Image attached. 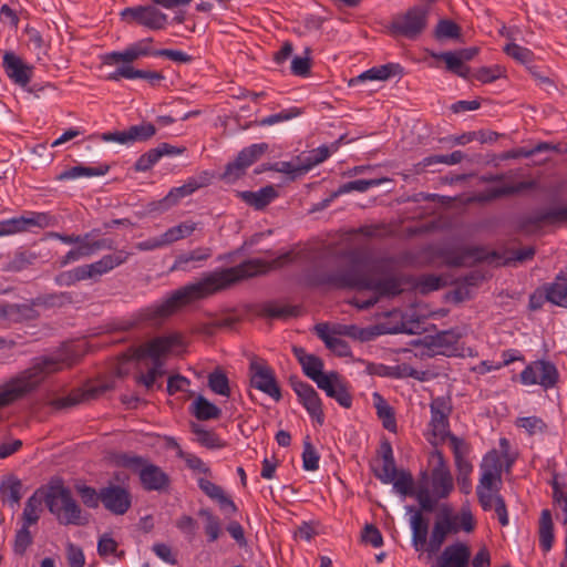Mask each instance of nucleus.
<instances>
[{
    "instance_id": "10",
    "label": "nucleus",
    "mask_w": 567,
    "mask_h": 567,
    "mask_svg": "<svg viewBox=\"0 0 567 567\" xmlns=\"http://www.w3.org/2000/svg\"><path fill=\"white\" fill-rule=\"evenodd\" d=\"M567 223V205L540 209L532 215L520 216L516 221V231L534 234L544 225H561Z\"/></svg>"
},
{
    "instance_id": "39",
    "label": "nucleus",
    "mask_w": 567,
    "mask_h": 567,
    "mask_svg": "<svg viewBox=\"0 0 567 567\" xmlns=\"http://www.w3.org/2000/svg\"><path fill=\"white\" fill-rule=\"evenodd\" d=\"M47 491L38 488L25 502L24 509L22 513V519L24 525H34L40 518L42 512V503L44 502V495Z\"/></svg>"
},
{
    "instance_id": "41",
    "label": "nucleus",
    "mask_w": 567,
    "mask_h": 567,
    "mask_svg": "<svg viewBox=\"0 0 567 567\" xmlns=\"http://www.w3.org/2000/svg\"><path fill=\"white\" fill-rule=\"evenodd\" d=\"M431 56L435 60H442L445 62L446 70L468 80L471 78V69L465 65L455 51H446V52H432Z\"/></svg>"
},
{
    "instance_id": "47",
    "label": "nucleus",
    "mask_w": 567,
    "mask_h": 567,
    "mask_svg": "<svg viewBox=\"0 0 567 567\" xmlns=\"http://www.w3.org/2000/svg\"><path fill=\"white\" fill-rule=\"evenodd\" d=\"M374 408L377 409V414L379 419L382 420V425L390 432H396V420L395 413L392 406H390L383 396L375 392L373 393Z\"/></svg>"
},
{
    "instance_id": "57",
    "label": "nucleus",
    "mask_w": 567,
    "mask_h": 567,
    "mask_svg": "<svg viewBox=\"0 0 567 567\" xmlns=\"http://www.w3.org/2000/svg\"><path fill=\"white\" fill-rule=\"evenodd\" d=\"M373 330L375 338L383 334L405 333L411 336L416 333L415 330L404 321H400L395 324L391 322H380L373 326Z\"/></svg>"
},
{
    "instance_id": "4",
    "label": "nucleus",
    "mask_w": 567,
    "mask_h": 567,
    "mask_svg": "<svg viewBox=\"0 0 567 567\" xmlns=\"http://www.w3.org/2000/svg\"><path fill=\"white\" fill-rule=\"evenodd\" d=\"M44 503L61 525L85 526L89 524L90 514L81 508L71 489L63 483L49 486L44 495Z\"/></svg>"
},
{
    "instance_id": "34",
    "label": "nucleus",
    "mask_w": 567,
    "mask_h": 567,
    "mask_svg": "<svg viewBox=\"0 0 567 567\" xmlns=\"http://www.w3.org/2000/svg\"><path fill=\"white\" fill-rule=\"evenodd\" d=\"M212 175L208 172H203L198 178H189L184 185L174 187L167 194L172 205H176L182 198L192 195L197 189L209 185Z\"/></svg>"
},
{
    "instance_id": "55",
    "label": "nucleus",
    "mask_w": 567,
    "mask_h": 567,
    "mask_svg": "<svg viewBox=\"0 0 567 567\" xmlns=\"http://www.w3.org/2000/svg\"><path fill=\"white\" fill-rule=\"evenodd\" d=\"M38 258V255L30 250L18 251L13 258L4 266L6 271L18 272L30 265H32Z\"/></svg>"
},
{
    "instance_id": "27",
    "label": "nucleus",
    "mask_w": 567,
    "mask_h": 567,
    "mask_svg": "<svg viewBox=\"0 0 567 567\" xmlns=\"http://www.w3.org/2000/svg\"><path fill=\"white\" fill-rule=\"evenodd\" d=\"M122 78L128 80L143 79L146 80L153 87L158 86L159 83L165 79L162 72L138 70L132 65L126 64L118 65L114 72L107 75V80L110 81H120Z\"/></svg>"
},
{
    "instance_id": "15",
    "label": "nucleus",
    "mask_w": 567,
    "mask_h": 567,
    "mask_svg": "<svg viewBox=\"0 0 567 567\" xmlns=\"http://www.w3.org/2000/svg\"><path fill=\"white\" fill-rule=\"evenodd\" d=\"M102 505L113 515L122 516L132 507V494L127 487L109 482L101 487Z\"/></svg>"
},
{
    "instance_id": "42",
    "label": "nucleus",
    "mask_w": 567,
    "mask_h": 567,
    "mask_svg": "<svg viewBox=\"0 0 567 567\" xmlns=\"http://www.w3.org/2000/svg\"><path fill=\"white\" fill-rule=\"evenodd\" d=\"M22 482L16 475L6 476L0 483V495L3 502L10 503L13 507L22 498Z\"/></svg>"
},
{
    "instance_id": "60",
    "label": "nucleus",
    "mask_w": 567,
    "mask_h": 567,
    "mask_svg": "<svg viewBox=\"0 0 567 567\" xmlns=\"http://www.w3.org/2000/svg\"><path fill=\"white\" fill-rule=\"evenodd\" d=\"M406 285L412 287H419L420 292L422 295H426L431 291H436L445 286L442 278L433 274L422 276L417 282H415V279L413 278V282L405 284L404 286Z\"/></svg>"
},
{
    "instance_id": "12",
    "label": "nucleus",
    "mask_w": 567,
    "mask_h": 567,
    "mask_svg": "<svg viewBox=\"0 0 567 567\" xmlns=\"http://www.w3.org/2000/svg\"><path fill=\"white\" fill-rule=\"evenodd\" d=\"M519 378L523 384H539L544 389H550L557 384L559 373L553 362L546 360H537L529 363L520 372Z\"/></svg>"
},
{
    "instance_id": "52",
    "label": "nucleus",
    "mask_w": 567,
    "mask_h": 567,
    "mask_svg": "<svg viewBox=\"0 0 567 567\" xmlns=\"http://www.w3.org/2000/svg\"><path fill=\"white\" fill-rule=\"evenodd\" d=\"M460 334L454 330H443L434 336H426L424 344L429 348H449L457 343Z\"/></svg>"
},
{
    "instance_id": "16",
    "label": "nucleus",
    "mask_w": 567,
    "mask_h": 567,
    "mask_svg": "<svg viewBox=\"0 0 567 567\" xmlns=\"http://www.w3.org/2000/svg\"><path fill=\"white\" fill-rule=\"evenodd\" d=\"M153 38H145L135 43L130 44L124 51H112L102 56V61L106 65L122 64L131 65L134 61L142 56H156V50L151 47Z\"/></svg>"
},
{
    "instance_id": "46",
    "label": "nucleus",
    "mask_w": 567,
    "mask_h": 567,
    "mask_svg": "<svg viewBox=\"0 0 567 567\" xmlns=\"http://www.w3.org/2000/svg\"><path fill=\"white\" fill-rule=\"evenodd\" d=\"M190 431L192 433L197 435V442L209 450H218L226 446V442H224L217 433L213 430H206L203 425L190 422Z\"/></svg>"
},
{
    "instance_id": "36",
    "label": "nucleus",
    "mask_w": 567,
    "mask_h": 567,
    "mask_svg": "<svg viewBox=\"0 0 567 567\" xmlns=\"http://www.w3.org/2000/svg\"><path fill=\"white\" fill-rule=\"evenodd\" d=\"M34 307L33 299L30 303L1 305V318H9L14 321L34 320L39 317Z\"/></svg>"
},
{
    "instance_id": "33",
    "label": "nucleus",
    "mask_w": 567,
    "mask_h": 567,
    "mask_svg": "<svg viewBox=\"0 0 567 567\" xmlns=\"http://www.w3.org/2000/svg\"><path fill=\"white\" fill-rule=\"evenodd\" d=\"M449 441L454 455L455 466L458 475H470L473 471V466L466 455L470 453V445L461 437L449 434Z\"/></svg>"
},
{
    "instance_id": "20",
    "label": "nucleus",
    "mask_w": 567,
    "mask_h": 567,
    "mask_svg": "<svg viewBox=\"0 0 567 567\" xmlns=\"http://www.w3.org/2000/svg\"><path fill=\"white\" fill-rule=\"evenodd\" d=\"M113 389L112 384H101L92 386L85 391L81 389L72 390L68 395L55 398L49 401L48 405L54 410H68L85 401L96 399L101 394Z\"/></svg>"
},
{
    "instance_id": "22",
    "label": "nucleus",
    "mask_w": 567,
    "mask_h": 567,
    "mask_svg": "<svg viewBox=\"0 0 567 567\" xmlns=\"http://www.w3.org/2000/svg\"><path fill=\"white\" fill-rule=\"evenodd\" d=\"M318 388L326 392L329 398L334 399L342 408L350 409L352 406V394L349 392L347 382L337 371H330Z\"/></svg>"
},
{
    "instance_id": "35",
    "label": "nucleus",
    "mask_w": 567,
    "mask_h": 567,
    "mask_svg": "<svg viewBox=\"0 0 567 567\" xmlns=\"http://www.w3.org/2000/svg\"><path fill=\"white\" fill-rule=\"evenodd\" d=\"M465 157V154L462 151H454L449 155L443 154H434L424 157L422 161L417 162L413 166V172L415 174H423L430 169V167L436 164H445V165H455L461 163Z\"/></svg>"
},
{
    "instance_id": "11",
    "label": "nucleus",
    "mask_w": 567,
    "mask_h": 567,
    "mask_svg": "<svg viewBox=\"0 0 567 567\" xmlns=\"http://www.w3.org/2000/svg\"><path fill=\"white\" fill-rule=\"evenodd\" d=\"M249 378L252 388L264 392L277 402L281 400V389L277 382L275 371L265 361L256 358L250 361Z\"/></svg>"
},
{
    "instance_id": "28",
    "label": "nucleus",
    "mask_w": 567,
    "mask_h": 567,
    "mask_svg": "<svg viewBox=\"0 0 567 567\" xmlns=\"http://www.w3.org/2000/svg\"><path fill=\"white\" fill-rule=\"evenodd\" d=\"M404 73V69L400 63H386L379 66H373L360 75L352 78L349 81L350 86H354L359 83H362L367 80L373 81H385L393 76H402Z\"/></svg>"
},
{
    "instance_id": "50",
    "label": "nucleus",
    "mask_w": 567,
    "mask_h": 567,
    "mask_svg": "<svg viewBox=\"0 0 567 567\" xmlns=\"http://www.w3.org/2000/svg\"><path fill=\"white\" fill-rule=\"evenodd\" d=\"M384 182H389L388 178H369V179H355L348 183H344L339 186L337 190L333 192V196H340L350 192H360L364 193L368 189L379 186Z\"/></svg>"
},
{
    "instance_id": "24",
    "label": "nucleus",
    "mask_w": 567,
    "mask_h": 567,
    "mask_svg": "<svg viewBox=\"0 0 567 567\" xmlns=\"http://www.w3.org/2000/svg\"><path fill=\"white\" fill-rule=\"evenodd\" d=\"M367 372L370 375L388 377L393 379L413 378L419 381L426 380V372L417 371L406 363L389 367L382 363L370 362L367 365Z\"/></svg>"
},
{
    "instance_id": "26",
    "label": "nucleus",
    "mask_w": 567,
    "mask_h": 567,
    "mask_svg": "<svg viewBox=\"0 0 567 567\" xmlns=\"http://www.w3.org/2000/svg\"><path fill=\"white\" fill-rule=\"evenodd\" d=\"M405 509L408 514H412L410 517L412 545L416 551H423L429 536L430 522L421 512H416L414 505H408Z\"/></svg>"
},
{
    "instance_id": "29",
    "label": "nucleus",
    "mask_w": 567,
    "mask_h": 567,
    "mask_svg": "<svg viewBox=\"0 0 567 567\" xmlns=\"http://www.w3.org/2000/svg\"><path fill=\"white\" fill-rule=\"evenodd\" d=\"M535 181H523L515 185H504L501 187L487 188L477 195V200L481 203H489L502 197L519 194L524 190L536 188Z\"/></svg>"
},
{
    "instance_id": "64",
    "label": "nucleus",
    "mask_w": 567,
    "mask_h": 567,
    "mask_svg": "<svg viewBox=\"0 0 567 567\" xmlns=\"http://www.w3.org/2000/svg\"><path fill=\"white\" fill-rule=\"evenodd\" d=\"M320 456L307 436L303 441L302 466L306 471H316L319 467Z\"/></svg>"
},
{
    "instance_id": "45",
    "label": "nucleus",
    "mask_w": 567,
    "mask_h": 567,
    "mask_svg": "<svg viewBox=\"0 0 567 567\" xmlns=\"http://www.w3.org/2000/svg\"><path fill=\"white\" fill-rule=\"evenodd\" d=\"M331 154L330 147L327 145H321L315 150L308 152L306 156L298 157L299 164L297 165V169H299V174H305L309 172L316 165L324 162Z\"/></svg>"
},
{
    "instance_id": "48",
    "label": "nucleus",
    "mask_w": 567,
    "mask_h": 567,
    "mask_svg": "<svg viewBox=\"0 0 567 567\" xmlns=\"http://www.w3.org/2000/svg\"><path fill=\"white\" fill-rule=\"evenodd\" d=\"M306 360L301 364L302 372L306 377L311 379L316 384H320L322 380H324L327 377H329V372H323V360L316 355V354H309V357L305 358Z\"/></svg>"
},
{
    "instance_id": "21",
    "label": "nucleus",
    "mask_w": 567,
    "mask_h": 567,
    "mask_svg": "<svg viewBox=\"0 0 567 567\" xmlns=\"http://www.w3.org/2000/svg\"><path fill=\"white\" fill-rule=\"evenodd\" d=\"M431 410V421L430 426L432 427V432L434 435H439L442 439L447 437L449 434H452L449 431L450 421L449 417L452 413V405L450 398L437 396L432 400L430 404Z\"/></svg>"
},
{
    "instance_id": "40",
    "label": "nucleus",
    "mask_w": 567,
    "mask_h": 567,
    "mask_svg": "<svg viewBox=\"0 0 567 567\" xmlns=\"http://www.w3.org/2000/svg\"><path fill=\"white\" fill-rule=\"evenodd\" d=\"M213 255V249L210 247H197L190 251L183 252L178 255L175 259V262L172 269L188 271L193 267L189 266L193 261H205L210 258Z\"/></svg>"
},
{
    "instance_id": "38",
    "label": "nucleus",
    "mask_w": 567,
    "mask_h": 567,
    "mask_svg": "<svg viewBox=\"0 0 567 567\" xmlns=\"http://www.w3.org/2000/svg\"><path fill=\"white\" fill-rule=\"evenodd\" d=\"M538 536L539 546L547 553L553 548L555 535H554V522L551 512L547 508L543 509L538 523Z\"/></svg>"
},
{
    "instance_id": "53",
    "label": "nucleus",
    "mask_w": 567,
    "mask_h": 567,
    "mask_svg": "<svg viewBox=\"0 0 567 567\" xmlns=\"http://www.w3.org/2000/svg\"><path fill=\"white\" fill-rule=\"evenodd\" d=\"M208 388L221 396H230V385L226 373L220 369H215L208 374Z\"/></svg>"
},
{
    "instance_id": "61",
    "label": "nucleus",
    "mask_w": 567,
    "mask_h": 567,
    "mask_svg": "<svg viewBox=\"0 0 567 567\" xmlns=\"http://www.w3.org/2000/svg\"><path fill=\"white\" fill-rule=\"evenodd\" d=\"M195 229H196L195 223H192V221L181 223L179 225L174 226L164 233V241H166L169 245L174 241H177L179 239L190 236Z\"/></svg>"
},
{
    "instance_id": "25",
    "label": "nucleus",
    "mask_w": 567,
    "mask_h": 567,
    "mask_svg": "<svg viewBox=\"0 0 567 567\" xmlns=\"http://www.w3.org/2000/svg\"><path fill=\"white\" fill-rule=\"evenodd\" d=\"M470 547L462 542L446 546L437 557V567H468Z\"/></svg>"
},
{
    "instance_id": "9",
    "label": "nucleus",
    "mask_w": 567,
    "mask_h": 567,
    "mask_svg": "<svg viewBox=\"0 0 567 567\" xmlns=\"http://www.w3.org/2000/svg\"><path fill=\"white\" fill-rule=\"evenodd\" d=\"M436 256L451 268L473 266L488 258L497 257L496 251L488 252L483 246H460L441 248Z\"/></svg>"
},
{
    "instance_id": "30",
    "label": "nucleus",
    "mask_w": 567,
    "mask_h": 567,
    "mask_svg": "<svg viewBox=\"0 0 567 567\" xmlns=\"http://www.w3.org/2000/svg\"><path fill=\"white\" fill-rule=\"evenodd\" d=\"M379 453L383 460V466L381 470L372 468V471L378 480L383 484H389L395 478L398 468L395 465L392 445L386 439L381 442Z\"/></svg>"
},
{
    "instance_id": "54",
    "label": "nucleus",
    "mask_w": 567,
    "mask_h": 567,
    "mask_svg": "<svg viewBox=\"0 0 567 567\" xmlns=\"http://www.w3.org/2000/svg\"><path fill=\"white\" fill-rule=\"evenodd\" d=\"M434 38L436 40L453 39L461 40L462 28L450 19L439 20L434 29Z\"/></svg>"
},
{
    "instance_id": "51",
    "label": "nucleus",
    "mask_w": 567,
    "mask_h": 567,
    "mask_svg": "<svg viewBox=\"0 0 567 567\" xmlns=\"http://www.w3.org/2000/svg\"><path fill=\"white\" fill-rule=\"evenodd\" d=\"M395 491L402 496L414 497L415 493V481L410 471L398 470L395 478L391 482Z\"/></svg>"
},
{
    "instance_id": "43",
    "label": "nucleus",
    "mask_w": 567,
    "mask_h": 567,
    "mask_svg": "<svg viewBox=\"0 0 567 567\" xmlns=\"http://www.w3.org/2000/svg\"><path fill=\"white\" fill-rule=\"evenodd\" d=\"M258 316L271 319L286 320L291 317L300 316V308L298 306H278L276 302H266L261 305Z\"/></svg>"
},
{
    "instance_id": "62",
    "label": "nucleus",
    "mask_w": 567,
    "mask_h": 567,
    "mask_svg": "<svg viewBox=\"0 0 567 567\" xmlns=\"http://www.w3.org/2000/svg\"><path fill=\"white\" fill-rule=\"evenodd\" d=\"M505 73L506 70L504 66L495 64L492 66H482L477 69L472 76L482 83H492L501 78H504Z\"/></svg>"
},
{
    "instance_id": "19",
    "label": "nucleus",
    "mask_w": 567,
    "mask_h": 567,
    "mask_svg": "<svg viewBox=\"0 0 567 567\" xmlns=\"http://www.w3.org/2000/svg\"><path fill=\"white\" fill-rule=\"evenodd\" d=\"M2 66L7 76L17 85L27 89L33 76L34 66L28 64L22 58L7 51L2 58Z\"/></svg>"
},
{
    "instance_id": "6",
    "label": "nucleus",
    "mask_w": 567,
    "mask_h": 567,
    "mask_svg": "<svg viewBox=\"0 0 567 567\" xmlns=\"http://www.w3.org/2000/svg\"><path fill=\"white\" fill-rule=\"evenodd\" d=\"M358 268L354 266L334 271H329L322 266H315L303 274V284L309 288H328L336 290H344L346 287L368 288V282L353 278Z\"/></svg>"
},
{
    "instance_id": "63",
    "label": "nucleus",
    "mask_w": 567,
    "mask_h": 567,
    "mask_svg": "<svg viewBox=\"0 0 567 567\" xmlns=\"http://www.w3.org/2000/svg\"><path fill=\"white\" fill-rule=\"evenodd\" d=\"M504 52L522 64H529L534 62L535 54L532 50L520 47L516 43H507L504 47Z\"/></svg>"
},
{
    "instance_id": "7",
    "label": "nucleus",
    "mask_w": 567,
    "mask_h": 567,
    "mask_svg": "<svg viewBox=\"0 0 567 567\" xmlns=\"http://www.w3.org/2000/svg\"><path fill=\"white\" fill-rule=\"evenodd\" d=\"M429 14V6H413L404 13H399L393 17L389 25V32L393 37H403L409 40H415L426 29Z\"/></svg>"
},
{
    "instance_id": "14",
    "label": "nucleus",
    "mask_w": 567,
    "mask_h": 567,
    "mask_svg": "<svg viewBox=\"0 0 567 567\" xmlns=\"http://www.w3.org/2000/svg\"><path fill=\"white\" fill-rule=\"evenodd\" d=\"M290 385L298 396L299 402L307 410L309 415L319 424L324 423V412L322 401L318 392L307 382L301 381L298 377L292 375L289 379Z\"/></svg>"
},
{
    "instance_id": "17",
    "label": "nucleus",
    "mask_w": 567,
    "mask_h": 567,
    "mask_svg": "<svg viewBox=\"0 0 567 567\" xmlns=\"http://www.w3.org/2000/svg\"><path fill=\"white\" fill-rule=\"evenodd\" d=\"M431 456L436 461L431 471L432 492L435 496L446 498L454 488L451 471L442 451L434 450Z\"/></svg>"
},
{
    "instance_id": "56",
    "label": "nucleus",
    "mask_w": 567,
    "mask_h": 567,
    "mask_svg": "<svg viewBox=\"0 0 567 567\" xmlns=\"http://www.w3.org/2000/svg\"><path fill=\"white\" fill-rule=\"evenodd\" d=\"M198 516L205 518V533L208 537V542L213 543L217 540L221 534L220 520L215 516L209 508H200Z\"/></svg>"
},
{
    "instance_id": "5",
    "label": "nucleus",
    "mask_w": 567,
    "mask_h": 567,
    "mask_svg": "<svg viewBox=\"0 0 567 567\" xmlns=\"http://www.w3.org/2000/svg\"><path fill=\"white\" fill-rule=\"evenodd\" d=\"M112 461L116 466L136 473L144 491L162 493L171 486L169 475L143 456L130 452H117L112 455Z\"/></svg>"
},
{
    "instance_id": "58",
    "label": "nucleus",
    "mask_w": 567,
    "mask_h": 567,
    "mask_svg": "<svg viewBox=\"0 0 567 567\" xmlns=\"http://www.w3.org/2000/svg\"><path fill=\"white\" fill-rule=\"evenodd\" d=\"M156 127L150 122L140 125H132L127 128L130 143L147 142L156 134Z\"/></svg>"
},
{
    "instance_id": "23",
    "label": "nucleus",
    "mask_w": 567,
    "mask_h": 567,
    "mask_svg": "<svg viewBox=\"0 0 567 567\" xmlns=\"http://www.w3.org/2000/svg\"><path fill=\"white\" fill-rule=\"evenodd\" d=\"M566 292H560L558 284L555 280L550 284H545L537 288L530 296L528 307L530 310L536 311L542 309L545 301H548L555 306L567 308V301L565 300Z\"/></svg>"
},
{
    "instance_id": "1",
    "label": "nucleus",
    "mask_w": 567,
    "mask_h": 567,
    "mask_svg": "<svg viewBox=\"0 0 567 567\" xmlns=\"http://www.w3.org/2000/svg\"><path fill=\"white\" fill-rule=\"evenodd\" d=\"M290 260V254H284L271 261L247 259L237 266L207 272L199 281L187 284L167 295L161 302L140 309L134 315V321L126 329H133L140 323L161 324L177 313L184 307L205 299L218 291L243 280L267 274Z\"/></svg>"
},
{
    "instance_id": "3",
    "label": "nucleus",
    "mask_w": 567,
    "mask_h": 567,
    "mask_svg": "<svg viewBox=\"0 0 567 567\" xmlns=\"http://www.w3.org/2000/svg\"><path fill=\"white\" fill-rule=\"evenodd\" d=\"M185 346L184 338L179 332L157 336L140 346L130 347L127 351L121 355V361L127 363L131 361L141 362L145 359H151L152 368L148 369V372H154V375L158 379L165 374L164 358L175 348H184Z\"/></svg>"
},
{
    "instance_id": "31",
    "label": "nucleus",
    "mask_w": 567,
    "mask_h": 567,
    "mask_svg": "<svg viewBox=\"0 0 567 567\" xmlns=\"http://www.w3.org/2000/svg\"><path fill=\"white\" fill-rule=\"evenodd\" d=\"M278 192L272 185H267L260 188L258 192H237V197L257 210L265 209L274 199L278 197Z\"/></svg>"
},
{
    "instance_id": "13",
    "label": "nucleus",
    "mask_w": 567,
    "mask_h": 567,
    "mask_svg": "<svg viewBox=\"0 0 567 567\" xmlns=\"http://www.w3.org/2000/svg\"><path fill=\"white\" fill-rule=\"evenodd\" d=\"M121 17L126 22H135L151 30H163L167 24V16L153 4L127 7Z\"/></svg>"
},
{
    "instance_id": "44",
    "label": "nucleus",
    "mask_w": 567,
    "mask_h": 567,
    "mask_svg": "<svg viewBox=\"0 0 567 567\" xmlns=\"http://www.w3.org/2000/svg\"><path fill=\"white\" fill-rule=\"evenodd\" d=\"M110 171L109 164H100L99 166H83L76 165L66 171H63L58 179H72L78 177H94V176H103Z\"/></svg>"
},
{
    "instance_id": "18",
    "label": "nucleus",
    "mask_w": 567,
    "mask_h": 567,
    "mask_svg": "<svg viewBox=\"0 0 567 567\" xmlns=\"http://www.w3.org/2000/svg\"><path fill=\"white\" fill-rule=\"evenodd\" d=\"M482 476L476 488L482 491L495 492L498 494L502 484V463L496 450L489 451L483 458Z\"/></svg>"
},
{
    "instance_id": "2",
    "label": "nucleus",
    "mask_w": 567,
    "mask_h": 567,
    "mask_svg": "<svg viewBox=\"0 0 567 567\" xmlns=\"http://www.w3.org/2000/svg\"><path fill=\"white\" fill-rule=\"evenodd\" d=\"M392 262L393 258H383L378 262L377 266H374V271L377 274L384 275L379 279L371 278L370 276H368L365 272L358 268V270L353 275V278L368 282L369 287H346L344 290H368L372 291L374 296L367 300H359L354 298L350 303L353 305L359 310H368L372 308L375 303H378L381 299H393L395 297L401 296L404 292L403 285L412 284L413 276L404 274L385 275L383 266Z\"/></svg>"
},
{
    "instance_id": "37",
    "label": "nucleus",
    "mask_w": 567,
    "mask_h": 567,
    "mask_svg": "<svg viewBox=\"0 0 567 567\" xmlns=\"http://www.w3.org/2000/svg\"><path fill=\"white\" fill-rule=\"evenodd\" d=\"M189 411L198 421L217 420L221 415L220 408L200 394L193 401Z\"/></svg>"
},
{
    "instance_id": "32",
    "label": "nucleus",
    "mask_w": 567,
    "mask_h": 567,
    "mask_svg": "<svg viewBox=\"0 0 567 567\" xmlns=\"http://www.w3.org/2000/svg\"><path fill=\"white\" fill-rule=\"evenodd\" d=\"M127 257L126 251L120 250L115 254L105 255L100 260L87 265L91 279L96 281L104 274L125 262Z\"/></svg>"
},
{
    "instance_id": "59",
    "label": "nucleus",
    "mask_w": 567,
    "mask_h": 567,
    "mask_svg": "<svg viewBox=\"0 0 567 567\" xmlns=\"http://www.w3.org/2000/svg\"><path fill=\"white\" fill-rule=\"evenodd\" d=\"M76 492L81 502L87 508L95 509L102 504L101 488L96 491L94 487L83 484L76 486Z\"/></svg>"
},
{
    "instance_id": "8",
    "label": "nucleus",
    "mask_w": 567,
    "mask_h": 567,
    "mask_svg": "<svg viewBox=\"0 0 567 567\" xmlns=\"http://www.w3.org/2000/svg\"><path fill=\"white\" fill-rule=\"evenodd\" d=\"M268 151L269 144L265 142L255 143L244 147L238 152L233 162L226 164L225 171L220 175V179L227 184H234L238 179L243 178L246 175L247 169L257 163Z\"/></svg>"
},
{
    "instance_id": "49",
    "label": "nucleus",
    "mask_w": 567,
    "mask_h": 567,
    "mask_svg": "<svg viewBox=\"0 0 567 567\" xmlns=\"http://www.w3.org/2000/svg\"><path fill=\"white\" fill-rule=\"evenodd\" d=\"M73 295L69 291L45 293L33 298V306L53 308L73 303Z\"/></svg>"
}]
</instances>
